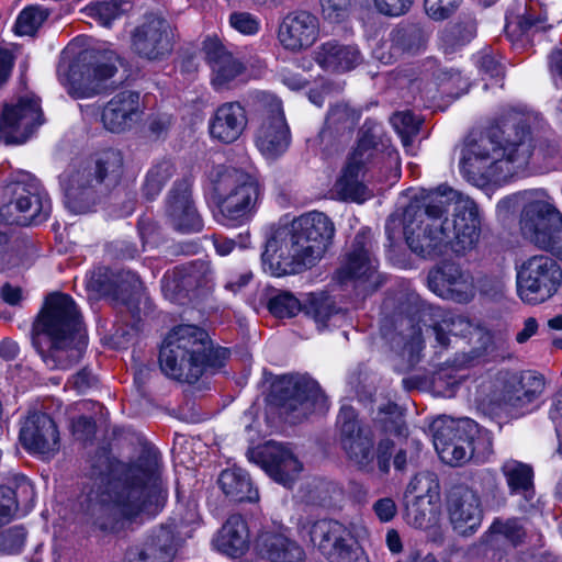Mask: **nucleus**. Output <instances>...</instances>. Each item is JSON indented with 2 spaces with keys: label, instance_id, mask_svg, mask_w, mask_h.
Segmentation results:
<instances>
[{
  "label": "nucleus",
  "instance_id": "f257e3e1",
  "mask_svg": "<svg viewBox=\"0 0 562 562\" xmlns=\"http://www.w3.org/2000/svg\"><path fill=\"white\" fill-rule=\"evenodd\" d=\"M476 203L458 191L439 186L415 196L400 213L391 214L385 224L390 244L403 234L409 249L422 258H437L450 248L462 255L480 237Z\"/></svg>",
  "mask_w": 562,
  "mask_h": 562
},
{
  "label": "nucleus",
  "instance_id": "f03ea898",
  "mask_svg": "<svg viewBox=\"0 0 562 562\" xmlns=\"http://www.w3.org/2000/svg\"><path fill=\"white\" fill-rule=\"evenodd\" d=\"M91 476L113 472L106 490L91 508L92 524L103 532H119L142 515H156L164 506L166 491L157 450L144 447L138 457L112 470L105 451L95 456Z\"/></svg>",
  "mask_w": 562,
  "mask_h": 562
},
{
  "label": "nucleus",
  "instance_id": "7ed1b4c3",
  "mask_svg": "<svg viewBox=\"0 0 562 562\" xmlns=\"http://www.w3.org/2000/svg\"><path fill=\"white\" fill-rule=\"evenodd\" d=\"M535 149L528 119L509 111L484 132L464 140L460 170L473 182L506 179L530 162Z\"/></svg>",
  "mask_w": 562,
  "mask_h": 562
},
{
  "label": "nucleus",
  "instance_id": "20e7f679",
  "mask_svg": "<svg viewBox=\"0 0 562 562\" xmlns=\"http://www.w3.org/2000/svg\"><path fill=\"white\" fill-rule=\"evenodd\" d=\"M334 234V223L326 214H303L266 241L262 263L276 277L300 273L324 256Z\"/></svg>",
  "mask_w": 562,
  "mask_h": 562
},
{
  "label": "nucleus",
  "instance_id": "39448f33",
  "mask_svg": "<svg viewBox=\"0 0 562 562\" xmlns=\"http://www.w3.org/2000/svg\"><path fill=\"white\" fill-rule=\"evenodd\" d=\"M34 330L33 345L48 369L67 370L82 357L86 340L80 314L69 295H48Z\"/></svg>",
  "mask_w": 562,
  "mask_h": 562
},
{
  "label": "nucleus",
  "instance_id": "423d86ee",
  "mask_svg": "<svg viewBox=\"0 0 562 562\" xmlns=\"http://www.w3.org/2000/svg\"><path fill=\"white\" fill-rule=\"evenodd\" d=\"M227 357L226 348H213L205 330L194 325H180L165 338L159 366L170 378L195 383L207 368H221Z\"/></svg>",
  "mask_w": 562,
  "mask_h": 562
},
{
  "label": "nucleus",
  "instance_id": "0eeeda50",
  "mask_svg": "<svg viewBox=\"0 0 562 562\" xmlns=\"http://www.w3.org/2000/svg\"><path fill=\"white\" fill-rule=\"evenodd\" d=\"M123 169L122 153L112 148L71 166L60 176L65 205L76 214L92 211L120 183Z\"/></svg>",
  "mask_w": 562,
  "mask_h": 562
},
{
  "label": "nucleus",
  "instance_id": "6e6552de",
  "mask_svg": "<svg viewBox=\"0 0 562 562\" xmlns=\"http://www.w3.org/2000/svg\"><path fill=\"white\" fill-rule=\"evenodd\" d=\"M210 180L223 224L238 226L251 220L261 198L260 186L251 175L222 165L211 170Z\"/></svg>",
  "mask_w": 562,
  "mask_h": 562
},
{
  "label": "nucleus",
  "instance_id": "1a4fd4ad",
  "mask_svg": "<svg viewBox=\"0 0 562 562\" xmlns=\"http://www.w3.org/2000/svg\"><path fill=\"white\" fill-rule=\"evenodd\" d=\"M338 442L347 460L363 473H374L375 469L385 475L390 472L394 442L384 438L374 449V438L370 429L363 427L355 409L341 407L338 420Z\"/></svg>",
  "mask_w": 562,
  "mask_h": 562
},
{
  "label": "nucleus",
  "instance_id": "9d476101",
  "mask_svg": "<svg viewBox=\"0 0 562 562\" xmlns=\"http://www.w3.org/2000/svg\"><path fill=\"white\" fill-rule=\"evenodd\" d=\"M432 441L440 459L451 465L470 459L485 460L492 453V442L481 435L477 424L470 418L443 417L432 425Z\"/></svg>",
  "mask_w": 562,
  "mask_h": 562
},
{
  "label": "nucleus",
  "instance_id": "9b49d317",
  "mask_svg": "<svg viewBox=\"0 0 562 562\" xmlns=\"http://www.w3.org/2000/svg\"><path fill=\"white\" fill-rule=\"evenodd\" d=\"M116 60L113 52L85 49L72 60L59 63L58 79L72 98H91L100 94L117 71Z\"/></svg>",
  "mask_w": 562,
  "mask_h": 562
},
{
  "label": "nucleus",
  "instance_id": "f8f14e48",
  "mask_svg": "<svg viewBox=\"0 0 562 562\" xmlns=\"http://www.w3.org/2000/svg\"><path fill=\"white\" fill-rule=\"evenodd\" d=\"M299 535L329 562H369V559L349 528L335 519H301Z\"/></svg>",
  "mask_w": 562,
  "mask_h": 562
},
{
  "label": "nucleus",
  "instance_id": "ddd939ff",
  "mask_svg": "<svg viewBox=\"0 0 562 562\" xmlns=\"http://www.w3.org/2000/svg\"><path fill=\"white\" fill-rule=\"evenodd\" d=\"M334 279L340 284L352 282L363 294L375 291L382 284L370 229L363 228L356 234Z\"/></svg>",
  "mask_w": 562,
  "mask_h": 562
},
{
  "label": "nucleus",
  "instance_id": "4468645a",
  "mask_svg": "<svg viewBox=\"0 0 562 562\" xmlns=\"http://www.w3.org/2000/svg\"><path fill=\"white\" fill-rule=\"evenodd\" d=\"M519 225L527 240L562 259V214L552 203L528 202L521 210Z\"/></svg>",
  "mask_w": 562,
  "mask_h": 562
},
{
  "label": "nucleus",
  "instance_id": "2eb2a0df",
  "mask_svg": "<svg viewBox=\"0 0 562 562\" xmlns=\"http://www.w3.org/2000/svg\"><path fill=\"white\" fill-rule=\"evenodd\" d=\"M8 190L13 200L0 209V221L8 225L27 226L45 221L50 212V201L42 192L40 182L29 173L11 182Z\"/></svg>",
  "mask_w": 562,
  "mask_h": 562
},
{
  "label": "nucleus",
  "instance_id": "dca6fc26",
  "mask_svg": "<svg viewBox=\"0 0 562 562\" xmlns=\"http://www.w3.org/2000/svg\"><path fill=\"white\" fill-rule=\"evenodd\" d=\"M562 283V269L547 255H535L517 269V292L529 304H539L552 297Z\"/></svg>",
  "mask_w": 562,
  "mask_h": 562
},
{
  "label": "nucleus",
  "instance_id": "f3484780",
  "mask_svg": "<svg viewBox=\"0 0 562 562\" xmlns=\"http://www.w3.org/2000/svg\"><path fill=\"white\" fill-rule=\"evenodd\" d=\"M271 402L281 414L293 415L300 420L310 415L317 404L324 402V394L316 381L297 375H283L273 381L270 391Z\"/></svg>",
  "mask_w": 562,
  "mask_h": 562
},
{
  "label": "nucleus",
  "instance_id": "a211bd4d",
  "mask_svg": "<svg viewBox=\"0 0 562 562\" xmlns=\"http://www.w3.org/2000/svg\"><path fill=\"white\" fill-rule=\"evenodd\" d=\"M432 77L438 86L451 85V88L462 89L467 81L460 71L440 67L436 59L427 58L422 65H407L392 72L391 79L400 89H407L413 95L420 94L427 99H434L435 89L429 78Z\"/></svg>",
  "mask_w": 562,
  "mask_h": 562
},
{
  "label": "nucleus",
  "instance_id": "6ab92c4d",
  "mask_svg": "<svg viewBox=\"0 0 562 562\" xmlns=\"http://www.w3.org/2000/svg\"><path fill=\"white\" fill-rule=\"evenodd\" d=\"M44 123V115L36 97H22L14 104H7L0 117V139L7 145L25 143Z\"/></svg>",
  "mask_w": 562,
  "mask_h": 562
},
{
  "label": "nucleus",
  "instance_id": "aec40b11",
  "mask_svg": "<svg viewBox=\"0 0 562 562\" xmlns=\"http://www.w3.org/2000/svg\"><path fill=\"white\" fill-rule=\"evenodd\" d=\"M131 48L149 61L166 59L173 49V33L164 18L149 15L131 34Z\"/></svg>",
  "mask_w": 562,
  "mask_h": 562
},
{
  "label": "nucleus",
  "instance_id": "412c9836",
  "mask_svg": "<svg viewBox=\"0 0 562 562\" xmlns=\"http://www.w3.org/2000/svg\"><path fill=\"white\" fill-rule=\"evenodd\" d=\"M385 158L390 164L398 162V155L382 132L381 126L366 122L347 165L364 172L370 166L376 165Z\"/></svg>",
  "mask_w": 562,
  "mask_h": 562
},
{
  "label": "nucleus",
  "instance_id": "4be33fe9",
  "mask_svg": "<svg viewBox=\"0 0 562 562\" xmlns=\"http://www.w3.org/2000/svg\"><path fill=\"white\" fill-rule=\"evenodd\" d=\"M427 283L429 290L442 299L465 303L473 296V278L453 261H442L430 269Z\"/></svg>",
  "mask_w": 562,
  "mask_h": 562
},
{
  "label": "nucleus",
  "instance_id": "5701e85b",
  "mask_svg": "<svg viewBox=\"0 0 562 562\" xmlns=\"http://www.w3.org/2000/svg\"><path fill=\"white\" fill-rule=\"evenodd\" d=\"M20 442L29 452L46 458L60 448L59 431L54 419L43 412H31L20 429Z\"/></svg>",
  "mask_w": 562,
  "mask_h": 562
},
{
  "label": "nucleus",
  "instance_id": "b1692460",
  "mask_svg": "<svg viewBox=\"0 0 562 562\" xmlns=\"http://www.w3.org/2000/svg\"><path fill=\"white\" fill-rule=\"evenodd\" d=\"M290 142V128L281 104L274 102L262 114L255 134V144L267 159H277L288 150Z\"/></svg>",
  "mask_w": 562,
  "mask_h": 562
},
{
  "label": "nucleus",
  "instance_id": "393cba45",
  "mask_svg": "<svg viewBox=\"0 0 562 562\" xmlns=\"http://www.w3.org/2000/svg\"><path fill=\"white\" fill-rule=\"evenodd\" d=\"M447 510L453 529L467 536L473 533L483 519L479 494L465 485L453 486L447 497Z\"/></svg>",
  "mask_w": 562,
  "mask_h": 562
},
{
  "label": "nucleus",
  "instance_id": "a878e982",
  "mask_svg": "<svg viewBox=\"0 0 562 562\" xmlns=\"http://www.w3.org/2000/svg\"><path fill=\"white\" fill-rule=\"evenodd\" d=\"M361 113L346 103H337L328 110L323 128L317 135L321 150L326 155L336 153L351 138Z\"/></svg>",
  "mask_w": 562,
  "mask_h": 562
},
{
  "label": "nucleus",
  "instance_id": "bb28decb",
  "mask_svg": "<svg viewBox=\"0 0 562 562\" xmlns=\"http://www.w3.org/2000/svg\"><path fill=\"white\" fill-rule=\"evenodd\" d=\"M319 35V20L308 10L288 12L278 29V38L285 49L300 52L311 47Z\"/></svg>",
  "mask_w": 562,
  "mask_h": 562
},
{
  "label": "nucleus",
  "instance_id": "cd10ccee",
  "mask_svg": "<svg viewBox=\"0 0 562 562\" xmlns=\"http://www.w3.org/2000/svg\"><path fill=\"white\" fill-rule=\"evenodd\" d=\"M166 215L170 225L181 233H199L203 221L191 199V184L188 179L175 182L166 202Z\"/></svg>",
  "mask_w": 562,
  "mask_h": 562
},
{
  "label": "nucleus",
  "instance_id": "c85d7f7f",
  "mask_svg": "<svg viewBox=\"0 0 562 562\" xmlns=\"http://www.w3.org/2000/svg\"><path fill=\"white\" fill-rule=\"evenodd\" d=\"M256 458L273 481L286 487H291L302 471V463L286 446L281 443L268 442L256 452Z\"/></svg>",
  "mask_w": 562,
  "mask_h": 562
},
{
  "label": "nucleus",
  "instance_id": "c756f323",
  "mask_svg": "<svg viewBox=\"0 0 562 562\" xmlns=\"http://www.w3.org/2000/svg\"><path fill=\"white\" fill-rule=\"evenodd\" d=\"M544 390V379L536 371L513 373L504 383L501 403L509 412H519L535 402Z\"/></svg>",
  "mask_w": 562,
  "mask_h": 562
},
{
  "label": "nucleus",
  "instance_id": "7c9ffc66",
  "mask_svg": "<svg viewBox=\"0 0 562 562\" xmlns=\"http://www.w3.org/2000/svg\"><path fill=\"white\" fill-rule=\"evenodd\" d=\"M143 114L139 93L136 91H121L115 94L103 108L101 120L103 126L113 133L131 130Z\"/></svg>",
  "mask_w": 562,
  "mask_h": 562
},
{
  "label": "nucleus",
  "instance_id": "2f4dec72",
  "mask_svg": "<svg viewBox=\"0 0 562 562\" xmlns=\"http://www.w3.org/2000/svg\"><path fill=\"white\" fill-rule=\"evenodd\" d=\"M203 52L212 70V85L215 89L227 88L246 70L245 64L228 52L217 38L205 40Z\"/></svg>",
  "mask_w": 562,
  "mask_h": 562
},
{
  "label": "nucleus",
  "instance_id": "473e14b6",
  "mask_svg": "<svg viewBox=\"0 0 562 562\" xmlns=\"http://www.w3.org/2000/svg\"><path fill=\"white\" fill-rule=\"evenodd\" d=\"M246 110L239 102L221 104L210 120V134L224 144L236 142L247 126Z\"/></svg>",
  "mask_w": 562,
  "mask_h": 562
},
{
  "label": "nucleus",
  "instance_id": "72a5a7b5",
  "mask_svg": "<svg viewBox=\"0 0 562 562\" xmlns=\"http://www.w3.org/2000/svg\"><path fill=\"white\" fill-rule=\"evenodd\" d=\"M113 288L110 297L114 307L120 311L125 308L134 322H139L147 305L140 279L132 271H120L116 272V283Z\"/></svg>",
  "mask_w": 562,
  "mask_h": 562
},
{
  "label": "nucleus",
  "instance_id": "f704fd0d",
  "mask_svg": "<svg viewBox=\"0 0 562 562\" xmlns=\"http://www.w3.org/2000/svg\"><path fill=\"white\" fill-rule=\"evenodd\" d=\"M315 63L330 72H346L355 69L362 60L360 50L353 46L329 40L314 50Z\"/></svg>",
  "mask_w": 562,
  "mask_h": 562
},
{
  "label": "nucleus",
  "instance_id": "c9c22d12",
  "mask_svg": "<svg viewBox=\"0 0 562 562\" xmlns=\"http://www.w3.org/2000/svg\"><path fill=\"white\" fill-rule=\"evenodd\" d=\"M256 549L270 562H304L305 552L299 543L288 537L266 531L258 536Z\"/></svg>",
  "mask_w": 562,
  "mask_h": 562
},
{
  "label": "nucleus",
  "instance_id": "e433bc0d",
  "mask_svg": "<svg viewBox=\"0 0 562 562\" xmlns=\"http://www.w3.org/2000/svg\"><path fill=\"white\" fill-rule=\"evenodd\" d=\"M213 279L214 272L210 262L195 260L175 268L166 286L171 288L177 294H188L195 289L207 286Z\"/></svg>",
  "mask_w": 562,
  "mask_h": 562
},
{
  "label": "nucleus",
  "instance_id": "4c0bfd02",
  "mask_svg": "<svg viewBox=\"0 0 562 562\" xmlns=\"http://www.w3.org/2000/svg\"><path fill=\"white\" fill-rule=\"evenodd\" d=\"M214 543L218 551L229 557L243 555L249 547V532L243 517L231 516L221 528Z\"/></svg>",
  "mask_w": 562,
  "mask_h": 562
},
{
  "label": "nucleus",
  "instance_id": "58836bf2",
  "mask_svg": "<svg viewBox=\"0 0 562 562\" xmlns=\"http://www.w3.org/2000/svg\"><path fill=\"white\" fill-rule=\"evenodd\" d=\"M12 483L0 485V527L13 518L21 503L27 505L34 498L33 485L24 475L14 476Z\"/></svg>",
  "mask_w": 562,
  "mask_h": 562
},
{
  "label": "nucleus",
  "instance_id": "ea45409f",
  "mask_svg": "<svg viewBox=\"0 0 562 562\" xmlns=\"http://www.w3.org/2000/svg\"><path fill=\"white\" fill-rule=\"evenodd\" d=\"M223 493L235 502H257L259 493L254 487L249 474L240 468L223 470L218 477Z\"/></svg>",
  "mask_w": 562,
  "mask_h": 562
},
{
  "label": "nucleus",
  "instance_id": "a19ab883",
  "mask_svg": "<svg viewBox=\"0 0 562 562\" xmlns=\"http://www.w3.org/2000/svg\"><path fill=\"white\" fill-rule=\"evenodd\" d=\"M429 31L420 23H404L395 27L390 35L392 49L415 55L424 50Z\"/></svg>",
  "mask_w": 562,
  "mask_h": 562
},
{
  "label": "nucleus",
  "instance_id": "79ce46f5",
  "mask_svg": "<svg viewBox=\"0 0 562 562\" xmlns=\"http://www.w3.org/2000/svg\"><path fill=\"white\" fill-rule=\"evenodd\" d=\"M158 562H170L176 555L179 541L171 526L161 525L142 544Z\"/></svg>",
  "mask_w": 562,
  "mask_h": 562
},
{
  "label": "nucleus",
  "instance_id": "37998d69",
  "mask_svg": "<svg viewBox=\"0 0 562 562\" xmlns=\"http://www.w3.org/2000/svg\"><path fill=\"white\" fill-rule=\"evenodd\" d=\"M502 472L512 494H520L526 501L533 497V471L530 465L509 460L503 464Z\"/></svg>",
  "mask_w": 562,
  "mask_h": 562
},
{
  "label": "nucleus",
  "instance_id": "c03bdc74",
  "mask_svg": "<svg viewBox=\"0 0 562 562\" xmlns=\"http://www.w3.org/2000/svg\"><path fill=\"white\" fill-rule=\"evenodd\" d=\"M476 33V22L465 18L445 27L440 33V41L447 53H452L469 43Z\"/></svg>",
  "mask_w": 562,
  "mask_h": 562
},
{
  "label": "nucleus",
  "instance_id": "a18cd8bd",
  "mask_svg": "<svg viewBox=\"0 0 562 562\" xmlns=\"http://www.w3.org/2000/svg\"><path fill=\"white\" fill-rule=\"evenodd\" d=\"M471 323L462 315L446 313L442 318L432 326L437 342L442 347L449 346V335L465 336L471 330Z\"/></svg>",
  "mask_w": 562,
  "mask_h": 562
},
{
  "label": "nucleus",
  "instance_id": "49530a36",
  "mask_svg": "<svg viewBox=\"0 0 562 562\" xmlns=\"http://www.w3.org/2000/svg\"><path fill=\"white\" fill-rule=\"evenodd\" d=\"M362 171L346 165L341 177L336 182V192L342 200L362 202L368 196L367 187L360 181Z\"/></svg>",
  "mask_w": 562,
  "mask_h": 562
},
{
  "label": "nucleus",
  "instance_id": "de8ad7c7",
  "mask_svg": "<svg viewBox=\"0 0 562 562\" xmlns=\"http://www.w3.org/2000/svg\"><path fill=\"white\" fill-rule=\"evenodd\" d=\"M130 7V2L123 0L92 2L82 10V13L95 20L102 26L109 27L111 22L126 12Z\"/></svg>",
  "mask_w": 562,
  "mask_h": 562
},
{
  "label": "nucleus",
  "instance_id": "09e8293b",
  "mask_svg": "<svg viewBox=\"0 0 562 562\" xmlns=\"http://www.w3.org/2000/svg\"><path fill=\"white\" fill-rule=\"evenodd\" d=\"M302 310L322 326H325L327 321L337 313L335 302L324 293H310Z\"/></svg>",
  "mask_w": 562,
  "mask_h": 562
},
{
  "label": "nucleus",
  "instance_id": "8fccbe9b",
  "mask_svg": "<svg viewBox=\"0 0 562 562\" xmlns=\"http://www.w3.org/2000/svg\"><path fill=\"white\" fill-rule=\"evenodd\" d=\"M175 167L168 160H162L150 168L147 172L146 180L143 187L144 194L148 200L155 199L166 184V182L173 176Z\"/></svg>",
  "mask_w": 562,
  "mask_h": 562
},
{
  "label": "nucleus",
  "instance_id": "3c124183",
  "mask_svg": "<svg viewBox=\"0 0 562 562\" xmlns=\"http://www.w3.org/2000/svg\"><path fill=\"white\" fill-rule=\"evenodd\" d=\"M375 420L386 434L396 436H404L406 434L407 427L403 414L395 403H387L380 406Z\"/></svg>",
  "mask_w": 562,
  "mask_h": 562
},
{
  "label": "nucleus",
  "instance_id": "603ef678",
  "mask_svg": "<svg viewBox=\"0 0 562 562\" xmlns=\"http://www.w3.org/2000/svg\"><path fill=\"white\" fill-rule=\"evenodd\" d=\"M49 10L40 5H30L21 11L15 22V33L33 35L49 15Z\"/></svg>",
  "mask_w": 562,
  "mask_h": 562
},
{
  "label": "nucleus",
  "instance_id": "864d4df0",
  "mask_svg": "<svg viewBox=\"0 0 562 562\" xmlns=\"http://www.w3.org/2000/svg\"><path fill=\"white\" fill-rule=\"evenodd\" d=\"M490 531L493 535L504 537L514 546L522 543L527 535L522 519L516 517L496 518L492 522Z\"/></svg>",
  "mask_w": 562,
  "mask_h": 562
},
{
  "label": "nucleus",
  "instance_id": "5fc2aeb1",
  "mask_svg": "<svg viewBox=\"0 0 562 562\" xmlns=\"http://www.w3.org/2000/svg\"><path fill=\"white\" fill-rule=\"evenodd\" d=\"M342 495L341 488L333 482L319 480L308 491L307 502L318 506H331Z\"/></svg>",
  "mask_w": 562,
  "mask_h": 562
},
{
  "label": "nucleus",
  "instance_id": "6e6d98bb",
  "mask_svg": "<svg viewBox=\"0 0 562 562\" xmlns=\"http://www.w3.org/2000/svg\"><path fill=\"white\" fill-rule=\"evenodd\" d=\"M302 307L300 301L289 292H280L270 297L268 302L269 312L278 318L293 317Z\"/></svg>",
  "mask_w": 562,
  "mask_h": 562
},
{
  "label": "nucleus",
  "instance_id": "4d7b16f0",
  "mask_svg": "<svg viewBox=\"0 0 562 562\" xmlns=\"http://www.w3.org/2000/svg\"><path fill=\"white\" fill-rule=\"evenodd\" d=\"M322 18L331 24L346 21L351 11V0H318Z\"/></svg>",
  "mask_w": 562,
  "mask_h": 562
},
{
  "label": "nucleus",
  "instance_id": "13d9d810",
  "mask_svg": "<svg viewBox=\"0 0 562 562\" xmlns=\"http://www.w3.org/2000/svg\"><path fill=\"white\" fill-rule=\"evenodd\" d=\"M390 122L405 143L409 137L418 133L422 124L420 119L408 110L394 113Z\"/></svg>",
  "mask_w": 562,
  "mask_h": 562
},
{
  "label": "nucleus",
  "instance_id": "bf43d9fd",
  "mask_svg": "<svg viewBox=\"0 0 562 562\" xmlns=\"http://www.w3.org/2000/svg\"><path fill=\"white\" fill-rule=\"evenodd\" d=\"M539 20L526 15H517L512 19L507 18L505 33L513 42L521 41L525 35L532 29L538 27Z\"/></svg>",
  "mask_w": 562,
  "mask_h": 562
},
{
  "label": "nucleus",
  "instance_id": "052dcab7",
  "mask_svg": "<svg viewBox=\"0 0 562 562\" xmlns=\"http://www.w3.org/2000/svg\"><path fill=\"white\" fill-rule=\"evenodd\" d=\"M26 530L16 525L0 532V550L7 553L20 552L26 539Z\"/></svg>",
  "mask_w": 562,
  "mask_h": 562
},
{
  "label": "nucleus",
  "instance_id": "680f3d73",
  "mask_svg": "<svg viewBox=\"0 0 562 562\" xmlns=\"http://www.w3.org/2000/svg\"><path fill=\"white\" fill-rule=\"evenodd\" d=\"M116 283V273L108 268H98L89 280V288L97 291L101 295L109 296L113 292Z\"/></svg>",
  "mask_w": 562,
  "mask_h": 562
},
{
  "label": "nucleus",
  "instance_id": "e2e57ef3",
  "mask_svg": "<svg viewBox=\"0 0 562 562\" xmlns=\"http://www.w3.org/2000/svg\"><path fill=\"white\" fill-rule=\"evenodd\" d=\"M461 0H425L427 14L436 21L448 19L460 5Z\"/></svg>",
  "mask_w": 562,
  "mask_h": 562
},
{
  "label": "nucleus",
  "instance_id": "0e129e2a",
  "mask_svg": "<svg viewBox=\"0 0 562 562\" xmlns=\"http://www.w3.org/2000/svg\"><path fill=\"white\" fill-rule=\"evenodd\" d=\"M229 25L244 35H254L259 31V21L249 12L232 13Z\"/></svg>",
  "mask_w": 562,
  "mask_h": 562
},
{
  "label": "nucleus",
  "instance_id": "69168bd1",
  "mask_svg": "<svg viewBox=\"0 0 562 562\" xmlns=\"http://www.w3.org/2000/svg\"><path fill=\"white\" fill-rule=\"evenodd\" d=\"M413 0H374L375 8L379 12L390 16H398L405 14Z\"/></svg>",
  "mask_w": 562,
  "mask_h": 562
},
{
  "label": "nucleus",
  "instance_id": "338daca9",
  "mask_svg": "<svg viewBox=\"0 0 562 562\" xmlns=\"http://www.w3.org/2000/svg\"><path fill=\"white\" fill-rule=\"evenodd\" d=\"M74 435L80 440L90 439L95 432V423L91 417L78 416L71 423Z\"/></svg>",
  "mask_w": 562,
  "mask_h": 562
},
{
  "label": "nucleus",
  "instance_id": "774afa93",
  "mask_svg": "<svg viewBox=\"0 0 562 562\" xmlns=\"http://www.w3.org/2000/svg\"><path fill=\"white\" fill-rule=\"evenodd\" d=\"M97 382V376L93 375L92 372L87 368H83L77 372L70 381L72 387L80 393H85L87 390L94 386Z\"/></svg>",
  "mask_w": 562,
  "mask_h": 562
}]
</instances>
